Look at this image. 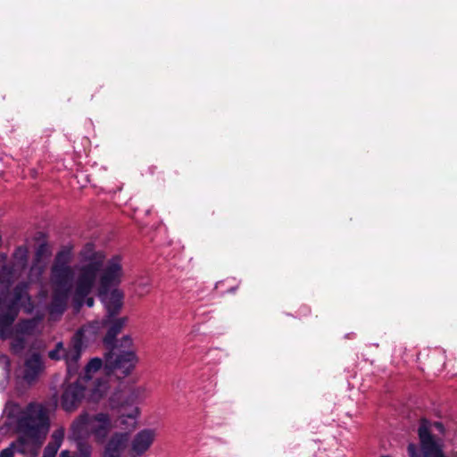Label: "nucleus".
I'll list each match as a JSON object with an SVG mask.
<instances>
[{
  "label": "nucleus",
  "mask_w": 457,
  "mask_h": 457,
  "mask_svg": "<svg viewBox=\"0 0 457 457\" xmlns=\"http://www.w3.org/2000/svg\"><path fill=\"white\" fill-rule=\"evenodd\" d=\"M145 389L142 386L133 389L129 395L125 398L120 390L114 391L108 399V406L111 410H120L129 403H134L143 397Z\"/></svg>",
  "instance_id": "15"
},
{
  "label": "nucleus",
  "mask_w": 457,
  "mask_h": 457,
  "mask_svg": "<svg viewBox=\"0 0 457 457\" xmlns=\"http://www.w3.org/2000/svg\"><path fill=\"white\" fill-rule=\"evenodd\" d=\"M109 388V382L106 378H97L90 388L88 401L93 403L100 402L106 395Z\"/></svg>",
  "instance_id": "18"
},
{
  "label": "nucleus",
  "mask_w": 457,
  "mask_h": 457,
  "mask_svg": "<svg viewBox=\"0 0 457 457\" xmlns=\"http://www.w3.org/2000/svg\"><path fill=\"white\" fill-rule=\"evenodd\" d=\"M44 370V363L38 353H33L24 363L23 379L28 383L35 381Z\"/></svg>",
  "instance_id": "17"
},
{
  "label": "nucleus",
  "mask_w": 457,
  "mask_h": 457,
  "mask_svg": "<svg viewBox=\"0 0 457 457\" xmlns=\"http://www.w3.org/2000/svg\"><path fill=\"white\" fill-rule=\"evenodd\" d=\"M77 444L78 453L73 457H90L91 446L84 441H74Z\"/></svg>",
  "instance_id": "19"
},
{
  "label": "nucleus",
  "mask_w": 457,
  "mask_h": 457,
  "mask_svg": "<svg viewBox=\"0 0 457 457\" xmlns=\"http://www.w3.org/2000/svg\"><path fill=\"white\" fill-rule=\"evenodd\" d=\"M49 256L48 246L45 244L40 245L36 252L35 261L29 270L30 280L40 278L46 267Z\"/></svg>",
  "instance_id": "16"
},
{
  "label": "nucleus",
  "mask_w": 457,
  "mask_h": 457,
  "mask_svg": "<svg viewBox=\"0 0 457 457\" xmlns=\"http://www.w3.org/2000/svg\"><path fill=\"white\" fill-rule=\"evenodd\" d=\"M156 437V430L144 428L138 431L130 443L129 453L131 457H140L146 453Z\"/></svg>",
  "instance_id": "11"
},
{
  "label": "nucleus",
  "mask_w": 457,
  "mask_h": 457,
  "mask_svg": "<svg viewBox=\"0 0 457 457\" xmlns=\"http://www.w3.org/2000/svg\"><path fill=\"white\" fill-rule=\"evenodd\" d=\"M99 292L102 302L106 309L107 314L115 316L123 305V292L117 287H112L105 292Z\"/></svg>",
  "instance_id": "13"
},
{
  "label": "nucleus",
  "mask_w": 457,
  "mask_h": 457,
  "mask_svg": "<svg viewBox=\"0 0 457 457\" xmlns=\"http://www.w3.org/2000/svg\"><path fill=\"white\" fill-rule=\"evenodd\" d=\"M126 322V317L114 318V316L107 314L105 319L101 321L96 320L92 324L82 328L80 332H82L83 337H87V335L97 334L101 328H107V334L104 338V342L109 346L113 345L116 336L121 331Z\"/></svg>",
  "instance_id": "9"
},
{
  "label": "nucleus",
  "mask_w": 457,
  "mask_h": 457,
  "mask_svg": "<svg viewBox=\"0 0 457 457\" xmlns=\"http://www.w3.org/2000/svg\"><path fill=\"white\" fill-rule=\"evenodd\" d=\"M38 297H39V301L40 303L42 302H45L46 299V293L45 291H40L39 295H38Z\"/></svg>",
  "instance_id": "22"
},
{
  "label": "nucleus",
  "mask_w": 457,
  "mask_h": 457,
  "mask_svg": "<svg viewBox=\"0 0 457 457\" xmlns=\"http://www.w3.org/2000/svg\"><path fill=\"white\" fill-rule=\"evenodd\" d=\"M454 457H457V455H456V456H454Z\"/></svg>",
  "instance_id": "25"
},
{
  "label": "nucleus",
  "mask_w": 457,
  "mask_h": 457,
  "mask_svg": "<svg viewBox=\"0 0 457 457\" xmlns=\"http://www.w3.org/2000/svg\"><path fill=\"white\" fill-rule=\"evenodd\" d=\"M20 307L31 314L35 306L28 294V284L21 283L16 286L13 292L0 291V338L12 339L11 351L15 354H21L28 345L27 338L41 333L40 324L44 320V313L37 312L32 319L21 320L12 326L18 316Z\"/></svg>",
  "instance_id": "2"
},
{
  "label": "nucleus",
  "mask_w": 457,
  "mask_h": 457,
  "mask_svg": "<svg viewBox=\"0 0 457 457\" xmlns=\"http://www.w3.org/2000/svg\"><path fill=\"white\" fill-rule=\"evenodd\" d=\"M60 446L53 443H48L44 450L43 457H55Z\"/></svg>",
  "instance_id": "20"
},
{
  "label": "nucleus",
  "mask_w": 457,
  "mask_h": 457,
  "mask_svg": "<svg viewBox=\"0 0 457 457\" xmlns=\"http://www.w3.org/2000/svg\"><path fill=\"white\" fill-rule=\"evenodd\" d=\"M59 457H73L68 450H63L61 452Z\"/></svg>",
  "instance_id": "23"
},
{
  "label": "nucleus",
  "mask_w": 457,
  "mask_h": 457,
  "mask_svg": "<svg viewBox=\"0 0 457 457\" xmlns=\"http://www.w3.org/2000/svg\"><path fill=\"white\" fill-rule=\"evenodd\" d=\"M381 457H391V456H389V455H383V456H381Z\"/></svg>",
  "instance_id": "24"
},
{
  "label": "nucleus",
  "mask_w": 457,
  "mask_h": 457,
  "mask_svg": "<svg viewBox=\"0 0 457 457\" xmlns=\"http://www.w3.org/2000/svg\"><path fill=\"white\" fill-rule=\"evenodd\" d=\"M99 253L103 255V261L97 274V278H99L98 291L105 292L120 285L123 278V269L120 256H113L104 263V255L101 252Z\"/></svg>",
  "instance_id": "7"
},
{
  "label": "nucleus",
  "mask_w": 457,
  "mask_h": 457,
  "mask_svg": "<svg viewBox=\"0 0 457 457\" xmlns=\"http://www.w3.org/2000/svg\"><path fill=\"white\" fill-rule=\"evenodd\" d=\"M139 409L135 407L129 413H120L116 419L106 411H82L71 423L70 438L73 441H84L92 437L96 443L106 441L111 431L119 422L123 428L132 430L137 426Z\"/></svg>",
  "instance_id": "4"
},
{
  "label": "nucleus",
  "mask_w": 457,
  "mask_h": 457,
  "mask_svg": "<svg viewBox=\"0 0 457 457\" xmlns=\"http://www.w3.org/2000/svg\"><path fill=\"white\" fill-rule=\"evenodd\" d=\"M79 264L71 268L70 263L72 253L70 248L60 251L51 270V285L53 295L47 307L49 320L55 321L64 312L68 299L72 292V302L76 310L83 304L94 305V298L89 296L93 292L103 255L95 253L93 245L88 244L80 252Z\"/></svg>",
  "instance_id": "1"
},
{
  "label": "nucleus",
  "mask_w": 457,
  "mask_h": 457,
  "mask_svg": "<svg viewBox=\"0 0 457 457\" xmlns=\"http://www.w3.org/2000/svg\"><path fill=\"white\" fill-rule=\"evenodd\" d=\"M63 437H64V430L62 428H59L54 432V434L52 436V441L50 443H53L54 445H58L59 446H61Z\"/></svg>",
  "instance_id": "21"
},
{
  "label": "nucleus",
  "mask_w": 457,
  "mask_h": 457,
  "mask_svg": "<svg viewBox=\"0 0 457 457\" xmlns=\"http://www.w3.org/2000/svg\"><path fill=\"white\" fill-rule=\"evenodd\" d=\"M28 261V249L24 246L17 248L13 253V261L11 266H4L0 272V283L9 287L24 270Z\"/></svg>",
  "instance_id": "10"
},
{
  "label": "nucleus",
  "mask_w": 457,
  "mask_h": 457,
  "mask_svg": "<svg viewBox=\"0 0 457 457\" xmlns=\"http://www.w3.org/2000/svg\"><path fill=\"white\" fill-rule=\"evenodd\" d=\"M85 386L80 379L75 383L67 386L61 397V404L66 411H72L78 408L79 403L84 397Z\"/></svg>",
  "instance_id": "12"
},
{
  "label": "nucleus",
  "mask_w": 457,
  "mask_h": 457,
  "mask_svg": "<svg viewBox=\"0 0 457 457\" xmlns=\"http://www.w3.org/2000/svg\"><path fill=\"white\" fill-rule=\"evenodd\" d=\"M4 412L9 419L15 420L20 437L0 453V457H13L15 453L22 454L37 453L49 431L50 420L46 406L41 403H30L23 410L14 403H8Z\"/></svg>",
  "instance_id": "3"
},
{
  "label": "nucleus",
  "mask_w": 457,
  "mask_h": 457,
  "mask_svg": "<svg viewBox=\"0 0 457 457\" xmlns=\"http://www.w3.org/2000/svg\"><path fill=\"white\" fill-rule=\"evenodd\" d=\"M133 340L129 336H124L120 340V347L127 350L112 351L105 354L104 361L100 358H93L85 367L83 380L93 378L94 374L102 368L106 375L117 372V376L126 377L131 373L138 362L136 352L131 350Z\"/></svg>",
  "instance_id": "5"
},
{
  "label": "nucleus",
  "mask_w": 457,
  "mask_h": 457,
  "mask_svg": "<svg viewBox=\"0 0 457 457\" xmlns=\"http://www.w3.org/2000/svg\"><path fill=\"white\" fill-rule=\"evenodd\" d=\"M129 439V432L114 433L105 445L104 457H120Z\"/></svg>",
  "instance_id": "14"
},
{
  "label": "nucleus",
  "mask_w": 457,
  "mask_h": 457,
  "mask_svg": "<svg viewBox=\"0 0 457 457\" xmlns=\"http://www.w3.org/2000/svg\"><path fill=\"white\" fill-rule=\"evenodd\" d=\"M434 429L441 434L444 433V426L442 423H430L427 420H421L419 428L421 453H419L414 444H410L408 446L410 457H445L442 449V440L431 435Z\"/></svg>",
  "instance_id": "6"
},
{
  "label": "nucleus",
  "mask_w": 457,
  "mask_h": 457,
  "mask_svg": "<svg viewBox=\"0 0 457 457\" xmlns=\"http://www.w3.org/2000/svg\"><path fill=\"white\" fill-rule=\"evenodd\" d=\"M82 337L83 334L80 329L76 333L72 339L71 345L68 350L63 349L62 343L59 342L55 348L49 352L48 356L52 360H60L62 354L65 359L67 364V372L70 377L75 375L79 370V360L80 359L82 350Z\"/></svg>",
  "instance_id": "8"
}]
</instances>
